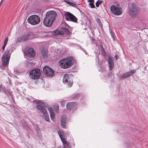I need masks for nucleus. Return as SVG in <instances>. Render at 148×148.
I'll return each instance as SVG.
<instances>
[{
    "mask_svg": "<svg viewBox=\"0 0 148 148\" xmlns=\"http://www.w3.org/2000/svg\"><path fill=\"white\" fill-rule=\"evenodd\" d=\"M35 54L34 50L32 48L28 49V51L26 52L24 54V56L26 58H32L34 57Z\"/></svg>",
    "mask_w": 148,
    "mask_h": 148,
    "instance_id": "f8f14e48",
    "label": "nucleus"
},
{
    "mask_svg": "<svg viewBox=\"0 0 148 148\" xmlns=\"http://www.w3.org/2000/svg\"><path fill=\"white\" fill-rule=\"evenodd\" d=\"M31 34H30V33H27L25 34L23 36L21 37V38H18L17 40L18 41H21V40H25L28 39H30L31 38Z\"/></svg>",
    "mask_w": 148,
    "mask_h": 148,
    "instance_id": "f3484780",
    "label": "nucleus"
},
{
    "mask_svg": "<svg viewBox=\"0 0 148 148\" xmlns=\"http://www.w3.org/2000/svg\"><path fill=\"white\" fill-rule=\"evenodd\" d=\"M41 75L40 71L39 69H36L32 70L29 73L31 78L36 79L39 78Z\"/></svg>",
    "mask_w": 148,
    "mask_h": 148,
    "instance_id": "0eeeda50",
    "label": "nucleus"
},
{
    "mask_svg": "<svg viewBox=\"0 0 148 148\" xmlns=\"http://www.w3.org/2000/svg\"><path fill=\"white\" fill-rule=\"evenodd\" d=\"M110 33H111V32H110ZM111 36H112V37H113V40H114V37H113V35H112V33H111Z\"/></svg>",
    "mask_w": 148,
    "mask_h": 148,
    "instance_id": "72a5a7b5",
    "label": "nucleus"
},
{
    "mask_svg": "<svg viewBox=\"0 0 148 148\" xmlns=\"http://www.w3.org/2000/svg\"><path fill=\"white\" fill-rule=\"evenodd\" d=\"M138 9L136 6L134 5H132L130 8L129 12L131 16L133 17L136 16L138 13Z\"/></svg>",
    "mask_w": 148,
    "mask_h": 148,
    "instance_id": "9d476101",
    "label": "nucleus"
},
{
    "mask_svg": "<svg viewBox=\"0 0 148 148\" xmlns=\"http://www.w3.org/2000/svg\"><path fill=\"white\" fill-rule=\"evenodd\" d=\"M67 3L68 4H70V5H74V4L73 3H71V2H68V3Z\"/></svg>",
    "mask_w": 148,
    "mask_h": 148,
    "instance_id": "2f4dec72",
    "label": "nucleus"
},
{
    "mask_svg": "<svg viewBox=\"0 0 148 148\" xmlns=\"http://www.w3.org/2000/svg\"><path fill=\"white\" fill-rule=\"evenodd\" d=\"M108 64L109 70H112L114 66V60L110 56L108 57Z\"/></svg>",
    "mask_w": 148,
    "mask_h": 148,
    "instance_id": "dca6fc26",
    "label": "nucleus"
},
{
    "mask_svg": "<svg viewBox=\"0 0 148 148\" xmlns=\"http://www.w3.org/2000/svg\"><path fill=\"white\" fill-rule=\"evenodd\" d=\"M27 20L29 24L32 25H35L38 24L40 22V20L38 16L34 15L30 16Z\"/></svg>",
    "mask_w": 148,
    "mask_h": 148,
    "instance_id": "423d86ee",
    "label": "nucleus"
},
{
    "mask_svg": "<svg viewBox=\"0 0 148 148\" xmlns=\"http://www.w3.org/2000/svg\"><path fill=\"white\" fill-rule=\"evenodd\" d=\"M90 38L91 42L92 43L94 41V40H95L94 38H93L92 37H90Z\"/></svg>",
    "mask_w": 148,
    "mask_h": 148,
    "instance_id": "c756f323",
    "label": "nucleus"
},
{
    "mask_svg": "<svg viewBox=\"0 0 148 148\" xmlns=\"http://www.w3.org/2000/svg\"><path fill=\"white\" fill-rule=\"evenodd\" d=\"M64 34V32L63 31H60L57 29H56L51 33V34L53 36H56L58 35H62Z\"/></svg>",
    "mask_w": 148,
    "mask_h": 148,
    "instance_id": "aec40b11",
    "label": "nucleus"
},
{
    "mask_svg": "<svg viewBox=\"0 0 148 148\" xmlns=\"http://www.w3.org/2000/svg\"><path fill=\"white\" fill-rule=\"evenodd\" d=\"M66 122L61 123V124L62 127L64 128H65L66 126Z\"/></svg>",
    "mask_w": 148,
    "mask_h": 148,
    "instance_id": "cd10ccee",
    "label": "nucleus"
},
{
    "mask_svg": "<svg viewBox=\"0 0 148 148\" xmlns=\"http://www.w3.org/2000/svg\"><path fill=\"white\" fill-rule=\"evenodd\" d=\"M77 105L76 102H70L66 104V108L67 109L70 110Z\"/></svg>",
    "mask_w": 148,
    "mask_h": 148,
    "instance_id": "a211bd4d",
    "label": "nucleus"
},
{
    "mask_svg": "<svg viewBox=\"0 0 148 148\" xmlns=\"http://www.w3.org/2000/svg\"><path fill=\"white\" fill-rule=\"evenodd\" d=\"M101 52L102 55L103 56H105V52L104 50V49L102 46H101Z\"/></svg>",
    "mask_w": 148,
    "mask_h": 148,
    "instance_id": "b1692460",
    "label": "nucleus"
},
{
    "mask_svg": "<svg viewBox=\"0 0 148 148\" xmlns=\"http://www.w3.org/2000/svg\"><path fill=\"white\" fill-rule=\"evenodd\" d=\"M43 70L44 73L47 76L51 77L54 75V71L48 66H45Z\"/></svg>",
    "mask_w": 148,
    "mask_h": 148,
    "instance_id": "1a4fd4ad",
    "label": "nucleus"
},
{
    "mask_svg": "<svg viewBox=\"0 0 148 148\" xmlns=\"http://www.w3.org/2000/svg\"><path fill=\"white\" fill-rule=\"evenodd\" d=\"M66 19L67 21H71L74 22H76L77 19L71 13L66 12L65 14Z\"/></svg>",
    "mask_w": 148,
    "mask_h": 148,
    "instance_id": "9b49d317",
    "label": "nucleus"
},
{
    "mask_svg": "<svg viewBox=\"0 0 148 148\" xmlns=\"http://www.w3.org/2000/svg\"><path fill=\"white\" fill-rule=\"evenodd\" d=\"M2 1H3V0H2V1H1V2H2Z\"/></svg>",
    "mask_w": 148,
    "mask_h": 148,
    "instance_id": "f704fd0d",
    "label": "nucleus"
},
{
    "mask_svg": "<svg viewBox=\"0 0 148 148\" xmlns=\"http://www.w3.org/2000/svg\"><path fill=\"white\" fill-rule=\"evenodd\" d=\"M67 118L66 116L65 115H63L61 118V123L66 122Z\"/></svg>",
    "mask_w": 148,
    "mask_h": 148,
    "instance_id": "412c9836",
    "label": "nucleus"
},
{
    "mask_svg": "<svg viewBox=\"0 0 148 148\" xmlns=\"http://www.w3.org/2000/svg\"><path fill=\"white\" fill-rule=\"evenodd\" d=\"M110 10L112 12L116 15L121 14L122 13V9L120 7H118L113 5L110 7Z\"/></svg>",
    "mask_w": 148,
    "mask_h": 148,
    "instance_id": "6e6552de",
    "label": "nucleus"
},
{
    "mask_svg": "<svg viewBox=\"0 0 148 148\" xmlns=\"http://www.w3.org/2000/svg\"><path fill=\"white\" fill-rule=\"evenodd\" d=\"M60 102L61 103V105L62 106H64L65 105V101L63 99H61L60 101Z\"/></svg>",
    "mask_w": 148,
    "mask_h": 148,
    "instance_id": "bb28decb",
    "label": "nucleus"
},
{
    "mask_svg": "<svg viewBox=\"0 0 148 148\" xmlns=\"http://www.w3.org/2000/svg\"><path fill=\"white\" fill-rule=\"evenodd\" d=\"M73 75L71 74H66L63 77V82L64 84H66L68 86L71 87L73 84L72 77Z\"/></svg>",
    "mask_w": 148,
    "mask_h": 148,
    "instance_id": "39448f33",
    "label": "nucleus"
},
{
    "mask_svg": "<svg viewBox=\"0 0 148 148\" xmlns=\"http://www.w3.org/2000/svg\"><path fill=\"white\" fill-rule=\"evenodd\" d=\"M48 110L50 114V117L51 119H53L55 118V114L53 108L50 107L48 108Z\"/></svg>",
    "mask_w": 148,
    "mask_h": 148,
    "instance_id": "6ab92c4d",
    "label": "nucleus"
},
{
    "mask_svg": "<svg viewBox=\"0 0 148 148\" xmlns=\"http://www.w3.org/2000/svg\"><path fill=\"white\" fill-rule=\"evenodd\" d=\"M88 1L89 3H94V0H88Z\"/></svg>",
    "mask_w": 148,
    "mask_h": 148,
    "instance_id": "7c9ffc66",
    "label": "nucleus"
},
{
    "mask_svg": "<svg viewBox=\"0 0 148 148\" xmlns=\"http://www.w3.org/2000/svg\"><path fill=\"white\" fill-rule=\"evenodd\" d=\"M36 103L38 104L36 107L38 109L43 113V116L45 119L46 121H48L49 120V116L47 113V110L43 107H47L48 106V104L44 102L37 101Z\"/></svg>",
    "mask_w": 148,
    "mask_h": 148,
    "instance_id": "20e7f679",
    "label": "nucleus"
},
{
    "mask_svg": "<svg viewBox=\"0 0 148 148\" xmlns=\"http://www.w3.org/2000/svg\"><path fill=\"white\" fill-rule=\"evenodd\" d=\"M94 3H89V5L90 6V7L92 8H93L95 7V6L94 4Z\"/></svg>",
    "mask_w": 148,
    "mask_h": 148,
    "instance_id": "c85d7f7f",
    "label": "nucleus"
},
{
    "mask_svg": "<svg viewBox=\"0 0 148 148\" xmlns=\"http://www.w3.org/2000/svg\"><path fill=\"white\" fill-rule=\"evenodd\" d=\"M114 57L116 58V60H117L119 58V56H118L116 55L114 56Z\"/></svg>",
    "mask_w": 148,
    "mask_h": 148,
    "instance_id": "473e14b6",
    "label": "nucleus"
},
{
    "mask_svg": "<svg viewBox=\"0 0 148 148\" xmlns=\"http://www.w3.org/2000/svg\"><path fill=\"white\" fill-rule=\"evenodd\" d=\"M102 3V1H100L99 0L97 1L96 3V5L97 7H98L100 4Z\"/></svg>",
    "mask_w": 148,
    "mask_h": 148,
    "instance_id": "a878e982",
    "label": "nucleus"
},
{
    "mask_svg": "<svg viewBox=\"0 0 148 148\" xmlns=\"http://www.w3.org/2000/svg\"><path fill=\"white\" fill-rule=\"evenodd\" d=\"M8 41V38L7 37L5 39L4 42V45L1 49V52L4 53L2 59V66H6L8 65L11 54V52H10V50L9 49H7L4 52Z\"/></svg>",
    "mask_w": 148,
    "mask_h": 148,
    "instance_id": "f257e3e1",
    "label": "nucleus"
},
{
    "mask_svg": "<svg viewBox=\"0 0 148 148\" xmlns=\"http://www.w3.org/2000/svg\"><path fill=\"white\" fill-rule=\"evenodd\" d=\"M74 62L73 58L72 57H68L60 60L59 62V65L64 69H66L71 67Z\"/></svg>",
    "mask_w": 148,
    "mask_h": 148,
    "instance_id": "7ed1b4c3",
    "label": "nucleus"
},
{
    "mask_svg": "<svg viewBox=\"0 0 148 148\" xmlns=\"http://www.w3.org/2000/svg\"><path fill=\"white\" fill-rule=\"evenodd\" d=\"M41 56L40 59L41 60L44 62H46L47 61V51L45 49H43L41 52Z\"/></svg>",
    "mask_w": 148,
    "mask_h": 148,
    "instance_id": "2eb2a0df",
    "label": "nucleus"
},
{
    "mask_svg": "<svg viewBox=\"0 0 148 148\" xmlns=\"http://www.w3.org/2000/svg\"><path fill=\"white\" fill-rule=\"evenodd\" d=\"M54 109L56 112H58L59 111L58 105L56 104L54 106Z\"/></svg>",
    "mask_w": 148,
    "mask_h": 148,
    "instance_id": "5701e85b",
    "label": "nucleus"
},
{
    "mask_svg": "<svg viewBox=\"0 0 148 148\" xmlns=\"http://www.w3.org/2000/svg\"><path fill=\"white\" fill-rule=\"evenodd\" d=\"M63 31H64V33L67 35H70V32L69 30L67 28H64L63 29Z\"/></svg>",
    "mask_w": 148,
    "mask_h": 148,
    "instance_id": "4be33fe9",
    "label": "nucleus"
},
{
    "mask_svg": "<svg viewBox=\"0 0 148 148\" xmlns=\"http://www.w3.org/2000/svg\"><path fill=\"white\" fill-rule=\"evenodd\" d=\"M31 34V36H32L33 37L36 38L38 37V34Z\"/></svg>",
    "mask_w": 148,
    "mask_h": 148,
    "instance_id": "393cba45",
    "label": "nucleus"
},
{
    "mask_svg": "<svg viewBox=\"0 0 148 148\" xmlns=\"http://www.w3.org/2000/svg\"><path fill=\"white\" fill-rule=\"evenodd\" d=\"M57 14L54 11H49L46 14V16L44 18V25L48 27L51 26L56 19Z\"/></svg>",
    "mask_w": 148,
    "mask_h": 148,
    "instance_id": "f03ea898",
    "label": "nucleus"
},
{
    "mask_svg": "<svg viewBox=\"0 0 148 148\" xmlns=\"http://www.w3.org/2000/svg\"><path fill=\"white\" fill-rule=\"evenodd\" d=\"M58 133L64 145H67L68 144L66 141V138L64 132L62 131H58Z\"/></svg>",
    "mask_w": 148,
    "mask_h": 148,
    "instance_id": "4468645a",
    "label": "nucleus"
},
{
    "mask_svg": "<svg viewBox=\"0 0 148 148\" xmlns=\"http://www.w3.org/2000/svg\"><path fill=\"white\" fill-rule=\"evenodd\" d=\"M135 72L136 70H131L122 75L121 76L120 78L121 79H123L126 77L132 76Z\"/></svg>",
    "mask_w": 148,
    "mask_h": 148,
    "instance_id": "ddd939ff",
    "label": "nucleus"
}]
</instances>
